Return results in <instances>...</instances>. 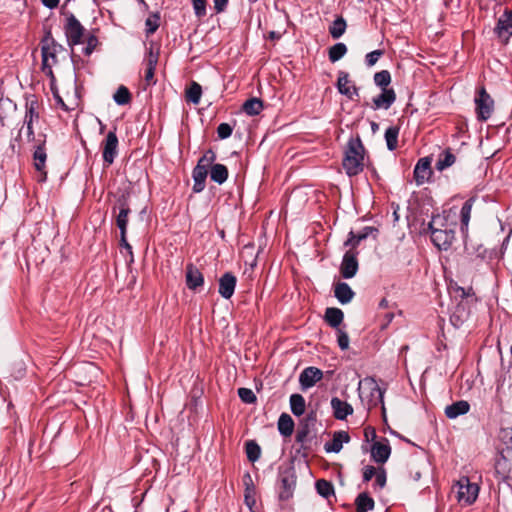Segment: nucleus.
<instances>
[{"instance_id":"f257e3e1","label":"nucleus","mask_w":512,"mask_h":512,"mask_svg":"<svg viewBox=\"0 0 512 512\" xmlns=\"http://www.w3.org/2000/svg\"><path fill=\"white\" fill-rule=\"evenodd\" d=\"M450 300L455 303L450 313V323L459 328L468 321L471 307L477 302V296L471 285L462 287L450 278Z\"/></svg>"},{"instance_id":"f03ea898","label":"nucleus","mask_w":512,"mask_h":512,"mask_svg":"<svg viewBox=\"0 0 512 512\" xmlns=\"http://www.w3.org/2000/svg\"><path fill=\"white\" fill-rule=\"evenodd\" d=\"M365 148L359 135L351 137L346 145L342 166L349 177L359 175L364 169Z\"/></svg>"},{"instance_id":"7ed1b4c3","label":"nucleus","mask_w":512,"mask_h":512,"mask_svg":"<svg viewBox=\"0 0 512 512\" xmlns=\"http://www.w3.org/2000/svg\"><path fill=\"white\" fill-rule=\"evenodd\" d=\"M63 14L66 16L64 33L66 36L67 44L73 50L74 46L81 43L85 28L72 12H63ZM70 58L74 69L76 70L79 57L72 52Z\"/></svg>"},{"instance_id":"20e7f679","label":"nucleus","mask_w":512,"mask_h":512,"mask_svg":"<svg viewBox=\"0 0 512 512\" xmlns=\"http://www.w3.org/2000/svg\"><path fill=\"white\" fill-rule=\"evenodd\" d=\"M279 493L278 497L281 501H287L293 497L297 475L293 462L280 465L278 468Z\"/></svg>"},{"instance_id":"39448f33","label":"nucleus","mask_w":512,"mask_h":512,"mask_svg":"<svg viewBox=\"0 0 512 512\" xmlns=\"http://www.w3.org/2000/svg\"><path fill=\"white\" fill-rule=\"evenodd\" d=\"M446 222L447 216H445V211H443V215H434L428 223L431 241L440 251L448 250V228Z\"/></svg>"},{"instance_id":"423d86ee","label":"nucleus","mask_w":512,"mask_h":512,"mask_svg":"<svg viewBox=\"0 0 512 512\" xmlns=\"http://www.w3.org/2000/svg\"><path fill=\"white\" fill-rule=\"evenodd\" d=\"M316 423L317 414L315 411H310L301 421L296 432V442L300 443L301 450L306 451L309 449L308 443L316 438Z\"/></svg>"},{"instance_id":"0eeeda50","label":"nucleus","mask_w":512,"mask_h":512,"mask_svg":"<svg viewBox=\"0 0 512 512\" xmlns=\"http://www.w3.org/2000/svg\"><path fill=\"white\" fill-rule=\"evenodd\" d=\"M457 488L456 498L459 504L467 506L473 504L479 494V486L470 481L467 476H462L455 484Z\"/></svg>"},{"instance_id":"6e6552de","label":"nucleus","mask_w":512,"mask_h":512,"mask_svg":"<svg viewBox=\"0 0 512 512\" xmlns=\"http://www.w3.org/2000/svg\"><path fill=\"white\" fill-rule=\"evenodd\" d=\"M118 137L116 135V128L109 131L102 142V157L104 166L108 167L113 164L118 155Z\"/></svg>"},{"instance_id":"1a4fd4ad","label":"nucleus","mask_w":512,"mask_h":512,"mask_svg":"<svg viewBox=\"0 0 512 512\" xmlns=\"http://www.w3.org/2000/svg\"><path fill=\"white\" fill-rule=\"evenodd\" d=\"M477 117L481 121H486L491 117L493 112L494 101L486 91L485 87H481L475 98Z\"/></svg>"},{"instance_id":"9d476101","label":"nucleus","mask_w":512,"mask_h":512,"mask_svg":"<svg viewBox=\"0 0 512 512\" xmlns=\"http://www.w3.org/2000/svg\"><path fill=\"white\" fill-rule=\"evenodd\" d=\"M66 51L65 47L58 43L52 36L51 31H47L41 41L42 58L45 56L47 60L52 59L53 64L57 63V54Z\"/></svg>"},{"instance_id":"9b49d317","label":"nucleus","mask_w":512,"mask_h":512,"mask_svg":"<svg viewBox=\"0 0 512 512\" xmlns=\"http://www.w3.org/2000/svg\"><path fill=\"white\" fill-rule=\"evenodd\" d=\"M432 164V156H426L420 158L413 171V177L415 180V183L420 186L423 185L425 182H429L432 175L433 170L431 168Z\"/></svg>"},{"instance_id":"f8f14e48","label":"nucleus","mask_w":512,"mask_h":512,"mask_svg":"<svg viewBox=\"0 0 512 512\" xmlns=\"http://www.w3.org/2000/svg\"><path fill=\"white\" fill-rule=\"evenodd\" d=\"M495 470L502 478L512 476V450L504 447L499 448V455L495 460Z\"/></svg>"},{"instance_id":"ddd939ff","label":"nucleus","mask_w":512,"mask_h":512,"mask_svg":"<svg viewBox=\"0 0 512 512\" xmlns=\"http://www.w3.org/2000/svg\"><path fill=\"white\" fill-rule=\"evenodd\" d=\"M357 255L358 252L352 250L344 253L340 264V273L344 279H351L357 274L359 269Z\"/></svg>"},{"instance_id":"4468645a","label":"nucleus","mask_w":512,"mask_h":512,"mask_svg":"<svg viewBox=\"0 0 512 512\" xmlns=\"http://www.w3.org/2000/svg\"><path fill=\"white\" fill-rule=\"evenodd\" d=\"M476 199L477 198L475 196L466 199L459 208L458 213L454 212V214L458 215L459 217L460 232L464 241H466L468 238V227L471 218V211L474 203L476 202Z\"/></svg>"},{"instance_id":"2eb2a0df","label":"nucleus","mask_w":512,"mask_h":512,"mask_svg":"<svg viewBox=\"0 0 512 512\" xmlns=\"http://www.w3.org/2000/svg\"><path fill=\"white\" fill-rule=\"evenodd\" d=\"M494 32L504 43H507L512 36V11L506 9L499 17Z\"/></svg>"},{"instance_id":"dca6fc26","label":"nucleus","mask_w":512,"mask_h":512,"mask_svg":"<svg viewBox=\"0 0 512 512\" xmlns=\"http://www.w3.org/2000/svg\"><path fill=\"white\" fill-rule=\"evenodd\" d=\"M323 378V372L321 369L308 366L304 368L299 375V384L302 391H306L313 387L317 382Z\"/></svg>"},{"instance_id":"f3484780","label":"nucleus","mask_w":512,"mask_h":512,"mask_svg":"<svg viewBox=\"0 0 512 512\" xmlns=\"http://www.w3.org/2000/svg\"><path fill=\"white\" fill-rule=\"evenodd\" d=\"M117 208L119 212L116 217V225L119 228L120 232L127 231L128 216L131 212L127 195H121L117 199Z\"/></svg>"},{"instance_id":"a211bd4d","label":"nucleus","mask_w":512,"mask_h":512,"mask_svg":"<svg viewBox=\"0 0 512 512\" xmlns=\"http://www.w3.org/2000/svg\"><path fill=\"white\" fill-rule=\"evenodd\" d=\"M378 232V229L373 226H365L357 234L353 230H351L348 233L347 239L344 242V247H350L352 249H355L356 247L359 246L361 241L367 239L372 234H375L376 236Z\"/></svg>"},{"instance_id":"6ab92c4d","label":"nucleus","mask_w":512,"mask_h":512,"mask_svg":"<svg viewBox=\"0 0 512 512\" xmlns=\"http://www.w3.org/2000/svg\"><path fill=\"white\" fill-rule=\"evenodd\" d=\"M396 101V93L393 88L381 89V93L372 99L373 110H388Z\"/></svg>"},{"instance_id":"aec40b11","label":"nucleus","mask_w":512,"mask_h":512,"mask_svg":"<svg viewBox=\"0 0 512 512\" xmlns=\"http://www.w3.org/2000/svg\"><path fill=\"white\" fill-rule=\"evenodd\" d=\"M237 284V278L236 276L231 272H225L220 278H219V289L218 292L224 299H230L236 288Z\"/></svg>"},{"instance_id":"412c9836","label":"nucleus","mask_w":512,"mask_h":512,"mask_svg":"<svg viewBox=\"0 0 512 512\" xmlns=\"http://www.w3.org/2000/svg\"><path fill=\"white\" fill-rule=\"evenodd\" d=\"M186 286L192 291H197L204 285V276L200 270L192 263L186 266Z\"/></svg>"},{"instance_id":"4be33fe9","label":"nucleus","mask_w":512,"mask_h":512,"mask_svg":"<svg viewBox=\"0 0 512 512\" xmlns=\"http://www.w3.org/2000/svg\"><path fill=\"white\" fill-rule=\"evenodd\" d=\"M349 74L345 71L338 72V80L336 87L341 95L346 96L348 99L353 100L359 96V89L355 85L349 87Z\"/></svg>"},{"instance_id":"5701e85b","label":"nucleus","mask_w":512,"mask_h":512,"mask_svg":"<svg viewBox=\"0 0 512 512\" xmlns=\"http://www.w3.org/2000/svg\"><path fill=\"white\" fill-rule=\"evenodd\" d=\"M385 443L374 442L371 446V457L376 463L384 464L391 455L389 441L384 439Z\"/></svg>"},{"instance_id":"b1692460","label":"nucleus","mask_w":512,"mask_h":512,"mask_svg":"<svg viewBox=\"0 0 512 512\" xmlns=\"http://www.w3.org/2000/svg\"><path fill=\"white\" fill-rule=\"evenodd\" d=\"M350 441L348 432L339 430L334 432L333 438L330 442H326L324 449L327 453H339L342 450L343 444Z\"/></svg>"},{"instance_id":"393cba45","label":"nucleus","mask_w":512,"mask_h":512,"mask_svg":"<svg viewBox=\"0 0 512 512\" xmlns=\"http://www.w3.org/2000/svg\"><path fill=\"white\" fill-rule=\"evenodd\" d=\"M330 404L333 410V416L337 420H345L349 415L353 414L352 405L338 397H332Z\"/></svg>"},{"instance_id":"a878e982","label":"nucleus","mask_w":512,"mask_h":512,"mask_svg":"<svg viewBox=\"0 0 512 512\" xmlns=\"http://www.w3.org/2000/svg\"><path fill=\"white\" fill-rule=\"evenodd\" d=\"M208 170L206 165L200 164L196 165L192 170V178L194 181L192 190L194 193H200L205 189L206 178H207Z\"/></svg>"},{"instance_id":"bb28decb","label":"nucleus","mask_w":512,"mask_h":512,"mask_svg":"<svg viewBox=\"0 0 512 512\" xmlns=\"http://www.w3.org/2000/svg\"><path fill=\"white\" fill-rule=\"evenodd\" d=\"M334 296L340 304L345 305L353 300L355 292L348 283L338 282L334 285Z\"/></svg>"},{"instance_id":"cd10ccee","label":"nucleus","mask_w":512,"mask_h":512,"mask_svg":"<svg viewBox=\"0 0 512 512\" xmlns=\"http://www.w3.org/2000/svg\"><path fill=\"white\" fill-rule=\"evenodd\" d=\"M365 382L370 385V396L371 398H375L374 405H377V403L381 404L382 416L386 421V408L384 404L385 389L379 387L374 378H366Z\"/></svg>"},{"instance_id":"c85d7f7f","label":"nucleus","mask_w":512,"mask_h":512,"mask_svg":"<svg viewBox=\"0 0 512 512\" xmlns=\"http://www.w3.org/2000/svg\"><path fill=\"white\" fill-rule=\"evenodd\" d=\"M324 320L330 327L338 329L344 320V313L340 308L328 307L325 310Z\"/></svg>"},{"instance_id":"c756f323","label":"nucleus","mask_w":512,"mask_h":512,"mask_svg":"<svg viewBox=\"0 0 512 512\" xmlns=\"http://www.w3.org/2000/svg\"><path fill=\"white\" fill-rule=\"evenodd\" d=\"M228 175V168L224 164L215 163L210 167V179L218 185L225 183Z\"/></svg>"},{"instance_id":"7c9ffc66","label":"nucleus","mask_w":512,"mask_h":512,"mask_svg":"<svg viewBox=\"0 0 512 512\" xmlns=\"http://www.w3.org/2000/svg\"><path fill=\"white\" fill-rule=\"evenodd\" d=\"M244 485H245V493H244V502L249 509H252L256 504L255 499V486L253 484L251 475L246 473L244 475Z\"/></svg>"},{"instance_id":"2f4dec72","label":"nucleus","mask_w":512,"mask_h":512,"mask_svg":"<svg viewBox=\"0 0 512 512\" xmlns=\"http://www.w3.org/2000/svg\"><path fill=\"white\" fill-rule=\"evenodd\" d=\"M33 158L35 160V169L39 172H42L45 168L47 159V154L45 150V139L39 140V143L37 144L36 149L33 153Z\"/></svg>"},{"instance_id":"473e14b6","label":"nucleus","mask_w":512,"mask_h":512,"mask_svg":"<svg viewBox=\"0 0 512 512\" xmlns=\"http://www.w3.org/2000/svg\"><path fill=\"white\" fill-rule=\"evenodd\" d=\"M355 506L357 512H368L374 509L375 501L367 492H362L357 495Z\"/></svg>"},{"instance_id":"72a5a7b5","label":"nucleus","mask_w":512,"mask_h":512,"mask_svg":"<svg viewBox=\"0 0 512 512\" xmlns=\"http://www.w3.org/2000/svg\"><path fill=\"white\" fill-rule=\"evenodd\" d=\"M263 107H264V104L260 98L252 97V98L247 99L243 103L242 110L248 116H256L261 113V111L263 110Z\"/></svg>"},{"instance_id":"f704fd0d","label":"nucleus","mask_w":512,"mask_h":512,"mask_svg":"<svg viewBox=\"0 0 512 512\" xmlns=\"http://www.w3.org/2000/svg\"><path fill=\"white\" fill-rule=\"evenodd\" d=\"M278 431L283 437H289L294 430V421L287 413H282L278 419Z\"/></svg>"},{"instance_id":"c9c22d12","label":"nucleus","mask_w":512,"mask_h":512,"mask_svg":"<svg viewBox=\"0 0 512 512\" xmlns=\"http://www.w3.org/2000/svg\"><path fill=\"white\" fill-rule=\"evenodd\" d=\"M290 409L293 415L299 417L305 413L306 403L301 394L294 393L290 396Z\"/></svg>"},{"instance_id":"e433bc0d","label":"nucleus","mask_w":512,"mask_h":512,"mask_svg":"<svg viewBox=\"0 0 512 512\" xmlns=\"http://www.w3.org/2000/svg\"><path fill=\"white\" fill-rule=\"evenodd\" d=\"M347 23L342 16H337L329 26V33L333 39H339L346 31Z\"/></svg>"},{"instance_id":"4c0bfd02","label":"nucleus","mask_w":512,"mask_h":512,"mask_svg":"<svg viewBox=\"0 0 512 512\" xmlns=\"http://www.w3.org/2000/svg\"><path fill=\"white\" fill-rule=\"evenodd\" d=\"M399 132L398 126H390L386 129L384 137L389 151H394L397 148Z\"/></svg>"},{"instance_id":"58836bf2","label":"nucleus","mask_w":512,"mask_h":512,"mask_svg":"<svg viewBox=\"0 0 512 512\" xmlns=\"http://www.w3.org/2000/svg\"><path fill=\"white\" fill-rule=\"evenodd\" d=\"M315 489L317 493L325 499H328L330 496H333L335 494L332 482L325 479L317 480L315 482Z\"/></svg>"},{"instance_id":"ea45409f","label":"nucleus","mask_w":512,"mask_h":512,"mask_svg":"<svg viewBox=\"0 0 512 512\" xmlns=\"http://www.w3.org/2000/svg\"><path fill=\"white\" fill-rule=\"evenodd\" d=\"M347 51H348V49H347V46L345 43L337 42L329 48V51H328L329 60L332 63H335V62L339 61L340 59H342L346 55Z\"/></svg>"},{"instance_id":"a19ab883","label":"nucleus","mask_w":512,"mask_h":512,"mask_svg":"<svg viewBox=\"0 0 512 512\" xmlns=\"http://www.w3.org/2000/svg\"><path fill=\"white\" fill-rule=\"evenodd\" d=\"M37 107V100L31 99L26 101L24 123H33L35 120L39 119Z\"/></svg>"},{"instance_id":"79ce46f5","label":"nucleus","mask_w":512,"mask_h":512,"mask_svg":"<svg viewBox=\"0 0 512 512\" xmlns=\"http://www.w3.org/2000/svg\"><path fill=\"white\" fill-rule=\"evenodd\" d=\"M245 452L247 459L254 463L258 461L261 456V447L255 440H248L245 443Z\"/></svg>"},{"instance_id":"37998d69","label":"nucleus","mask_w":512,"mask_h":512,"mask_svg":"<svg viewBox=\"0 0 512 512\" xmlns=\"http://www.w3.org/2000/svg\"><path fill=\"white\" fill-rule=\"evenodd\" d=\"M202 95V87L197 82L193 81L186 90V99L194 105L199 104Z\"/></svg>"},{"instance_id":"c03bdc74","label":"nucleus","mask_w":512,"mask_h":512,"mask_svg":"<svg viewBox=\"0 0 512 512\" xmlns=\"http://www.w3.org/2000/svg\"><path fill=\"white\" fill-rule=\"evenodd\" d=\"M161 16L158 11L151 13L145 20V33L147 36L154 34L160 26Z\"/></svg>"},{"instance_id":"a18cd8bd","label":"nucleus","mask_w":512,"mask_h":512,"mask_svg":"<svg viewBox=\"0 0 512 512\" xmlns=\"http://www.w3.org/2000/svg\"><path fill=\"white\" fill-rule=\"evenodd\" d=\"M113 100L117 105H126L131 101V93L127 87L121 85L114 93Z\"/></svg>"},{"instance_id":"49530a36","label":"nucleus","mask_w":512,"mask_h":512,"mask_svg":"<svg viewBox=\"0 0 512 512\" xmlns=\"http://www.w3.org/2000/svg\"><path fill=\"white\" fill-rule=\"evenodd\" d=\"M470 404L466 400H460L450 404V419L466 414Z\"/></svg>"},{"instance_id":"de8ad7c7","label":"nucleus","mask_w":512,"mask_h":512,"mask_svg":"<svg viewBox=\"0 0 512 512\" xmlns=\"http://www.w3.org/2000/svg\"><path fill=\"white\" fill-rule=\"evenodd\" d=\"M374 84L381 89H389L391 83V73L388 70L376 72L373 77Z\"/></svg>"},{"instance_id":"09e8293b","label":"nucleus","mask_w":512,"mask_h":512,"mask_svg":"<svg viewBox=\"0 0 512 512\" xmlns=\"http://www.w3.org/2000/svg\"><path fill=\"white\" fill-rule=\"evenodd\" d=\"M454 128L456 132L452 134L453 141L457 139L460 146L466 145L465 139L468 137L466 135L467 125L463 121L458 120L454 123Z\"/></svg>"},{"instance_id":"8fccbe9b","label":"nucleus","mask_w":512,"mask_h":512,"mask_svg":"<svg viewBox=\"0 0 512 512\" xmlns=\"http://www.w3.org/2000/svg\"><path fill=\"white\" fill-rule=\"evenodd\" d=\"M158 61V55H154L152 50L149 53L148 66L145 71V80L149 84L153 80L156 64Z\"/></svg>"},{"instance_id":"3c124183","label":"nucleus","mask_w":512,"mask_h":512,"mask_svg":"<svg viewBox=\"0 0 512 512\" xmlns=\"http://www.w3.org/2000/svg\"><path fill=\"white\" fill-rule=\"evenodd\" d=\"M238 397L245 404H254L257 401L255 393L246 387H241L237 390Z\"/></svg>"},{"instance_id":"603ef678","label":"nucleus","mask_w":512,"mask_h":512,"mask_svg":"<svg viewBox=\"0 0 512 512\" xmlns=\"http://www.w3.org/2000/svg\"><path fill=\"white\" fill-rule=\"evenodd\" d=\"M501 440V447L512 450V428H502L499 434Z\"/></svg>"},{"instance_id":"864d4df0","label":"nucleus","mask_w":512,"mask_h":512,"mask_svg":"<svg viewBox=\"0 0 512 512\" xmlns=\"http://www.w3.org/2000/svg\"><path fill=\"white\" fill-rule=\"evenodd\" d=\"M336 335H337V343L339 348L344 351L347 350L349 347V336L346 331H344L341 328L336 329Z\"/></svg>"},{"instance_id":"5fc2aeb1","label":"nucleus","mask_w":512,"mask_h":512,"mask_svg":"<svg viewBox=\"0 0 512 512\" xmlns=\"http://www.w3.org/2000/svg\"><path fill=\"white\" fill-rule=\"evenodd\" d=\"M191 3H192L194 14L196 17L202 18L206 15V13H207L206 0H191Z\"/></svg>"},{"instance_id":"6e6d98bb","label":"nucleus","mask_w":512,"mask_h":512,"mask_svg":"<svg viewBox=\"0 0 512 512\" xmlns=\"http://www.w3.org/2000/svg\"><path fill=\"white\" fill-rule=\"evenodd\" d=\"M233 126L229 123H220L217 127V135L221 140L227 139L232 135Z\"/></svg>"},{"instance_id":"4d7b16f0","label":"nucleus","mask_w":512,"mask_h":512,"mask_svg":"<svg viewBox=\"0 0 512 512\" xmlns=\"http://www.w3.org/2000/svg\"><path fill=\"white\" fill-rule=\"evenodd\" d=\"M448 167V148H444L441 150L439 154V159L435 164V168L442 172Z\"/></svg>"},{"instance_id":"13d9d810","label":"nucleus","mask_w":512,"mask_h":512,"mask_svg":"<svg viewBox=\"0 0 512 512\" xmlns=\"http://www.w3.org/2000/svg\"><path fill=\"white\" fill-rule=\"evenodd\" d=\"M216 160V153L212 149H208L203 156L198 160L197 165L204 164L206 165V168L209 165L215 164L214 161Z\"/></svg>"},{"instance_id":"bf43d9fd","label":"nucleus","mask_w":512,"mask_h":512,"mask_svg":"<svg viewBox=\"0 0 512 512\" xmlns=\"http://www.w3.org/2000/svg\"><path fill=\"white\" fill-rule=\"evenodd\" d=\"M384 54L383 50L377 49L371 51L365 56V63L368 67H371L377 63L379 58Z\"/></svg>"},{"instance_id":"052dcab7","label":"nucleus","mask_w":512,"mask_h":512,"mask_svg":"<svg viewBox=\"0 0 512 512\" xmlns=\"http://www.w3.org/2000/svg\"><path fill=\"white\" fill-rule=\"evenodd\" d=\"M42 71L44 72V74L47 77H49L50 82H51V87H54L56 78H55L54 72L52 70V65L48 63V60L46 59L45 56L42 59Z\"/></svg>"},{"instance_id":"680f3d73","label":"nucleus","mask_w":512,"mask_h":512,"mask_svg":"<svg viewBox=\"0 0 512 512\" xmlns=\"http://www.w3.org/2000/svg\"><path fill=\"white\" fill-rule=\"evenodd\" d=\"M387 482V475L384 468H380L375 474L374 486L380 489L384 488Z\"/></svg>"},{"instance_id":"e2e57ef3","label":"nucleus","mask_w":512,"mask_h":512,"mask_svg":"<svg viewBox=\"0 0 512 512\" xmlns=\"http://www.w3.org/2000/svg\"><path fill=\"white\" fill-rule=\"evenodd\" d=\"M98 44V39L95 35H90L87 39L86 46L83 48V53L87 56L92 54Z\"/></svg>"},{"instance_id":"0e129e2a","label":"nucleus","mask_w":512,"mask_h":512,"mask_svg":"<svg viewBox=\"0 0 512 512\" xmlns=\"http://www.w3.org/2000/svg\"><path fill=\"white\" fill-rule=\"evenodd\" d=\"M377 470L374 466L368 465L363 469V482H369L376 474Z\"/></svg>"},{"instance_id":"69168bd1","label":"nucleus","mask_w":512,"mask_h":512,"mask_svg":"<svg viewBox=\"0 0 512 512\" xmlns=\"http://www.w3.org/2000/svg\"><path fill=\"white\" fill-rule=\"evenodd\" d=\"M127 231L120 232V246L124 248L132 257L131 261H133V253L132 246L128 243L126 238Z\"/></svg>"},{"instance_id":"338daca9","label":"nucleus","mask_w":512,"mask_h":512,"mask_svg":"<svg viewBox=\"0 0 512 512\" xmlns=\"http://www.w3.org/2000/svg\"><path fill=\"white\" fill-rule=\"evenodd\" d=\"M51 90H52L53 97H54L57 105H59L62 110L68 111L69 108L65 104L64 100L62 99V97L59 95L57 88L56 87H51Z\"/></svg>"},{"instance_id":"774afa93","label":"nucleus","mask_w":512,"mask_h":512,"mask_svg":"<svg viewBox=\"0 0 512 512\" xmlns=\"http://www.w3.org/2000/svg\"><path fill=\"white\" fill-rule=\"evenodd\" d=\"M229 0H214V9L216 13H222L226 10Z\"/></svg>"}]
</instances>
